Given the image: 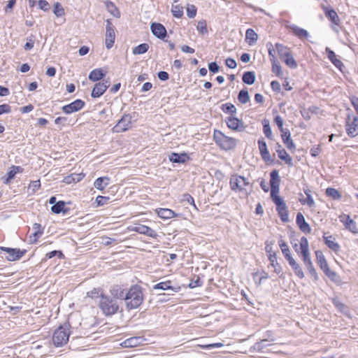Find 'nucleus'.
I'll list each match as a JSON object with an SVG mask.
<instances>
[{
	"label": "nucleus",
	"mask_w": 358,
	"mask_h": 358,
	"mask_svg": "<svg viewBox=\"0 0 358 358\" xmlns=\"http://www.w3.org/2000/svg\"><path fill=\"white\" fill-rule=\"evenodd\" d=\"M275 341V339L274 337L268 335V338L262 339L259 342H257L255 344L254 348L255 350L260 351V350H264L266 347L271 345V344L270 343V342H273Z\"/></svg>",
	"instance_id": "4be33fe9"
},
{
	"label": "nucleus",
	"mask_w": 358,
	"mask_h": 358,
	"mask_svg": "<svg viewBox=\"0 0 358 358\" xmlns=\"http://www.w3.org/2000/svg\"><path fill=\"white\" fill-rule=\"evenodd\" d=\"M113 296L115 299H124L125 301L127 309L137 308L141 306L143 301L142 289L138 285L131 287L129 291L124 294V290L120 289V293L114 294Z\"/></svg>",
	"instance_id": "f257e3e1"
},
{
	"label": "nucleus",
	"mask_w": 358,
	"mask_h": 358,
	"mask_svg": "<svg viewBox=\"0 0 358 358\" xmlns=\"http://www.w3.org/2000/svg\"><path fill=\"white\" fill-rule=\"evenodd\" d=\"M20 169L19 166H13L12 170H10L8 173V178L4 181V183L8 184L9 183L10 180L14 178L15 176L17 171Z\"/></svg>",
	"instance_id": "3c124183"
},
{
	"label": "nucleus",
	"mask_w": 358,
	"mask_h": 358,
	"mask_svg": "<svg viewBox=\"0 0 358 358\" xmlns=\"http://www.w3.org/2000/svg\"><path fill=\"white\" fill-rule=\"evenodd\" d=\"M213 138L215 143L223 150H229L234 148L237 144V140L225 136L220 131H215Z\"/></svg>",
	"instance_id": "20e7f679"
},
{
	"label": "nucleus",
	"mask_w": 358,
	"mask_h": 358,
	"mask_svg": "<svg viewBox=\"0 0 358 358\" xmlns=\"http://www.w3.org/2000/svg\"><path fill=\"white\" fill-rule=\"evenodd\" d=\"M170 284H171V282L169 280L166 281V282H162L157 283L155 285H154L153 289H162V290L171 289L176 292L179 291L180 287H177V288L173 287L170 285Z\"/></svg>",
	"instance_id": "2f4dec72"
},
{
	"label": "nucleus",
	"mask_w": 358,
	"mask_h": 358,
	"mask_svg": "<svg viewBox=\"0 0 358 358\" xmlns=\"http://www.w3.org/2000/svg\"><path fill=\"white\" fill-rule=\"evenodd\" d=\"M255 74L253 71L245 72L243 75V81L248 85H252L255 82Z\"/></svg>",
	"instance_id": "c9c22d12"
},
{
	"label": "nucleus",
	"mask_w": 358,
	"mask_h": 358,
	"mask_svg": "<svg viewBox=\"0 0 358 358\" xmlns=\"http://www.w3.org/2000/svg\"><path fill=\"white\" fill-rule=\"evenodd\" d=\"M53 13L57 17H61L64 15V10L59 3L57 2L55 4Z\"/></svg>",
	"instance_id": "de8ad7c7"
},
{
	"label": "nucleus",
	"mask_w": 358,
	"mask_h": 358,
	"mask_svg": "<svg viewBox=\"0 0 358 358\" xmlns=\"http://www.w3.org/2000/svg\"><path fill=\"white\" fill-rule=\"evenodd\" d=\"M104 76L105 73L101 69H96L90 72L89 79L93 82H96L101 80Z\"/></svg>",
	"instance_id": "7c9ffc66"
},
{
	"label": "nucleus",
	"mask_w": 358,
	"mask_h": 358,
	"mask_svg": "<svg viewBox=\"0 0 358 358\" xmlns=\"http://www.w3.org/2000/svg\"><path fill=\"white\" fill-rule=\"evenodd\" d=\"M107 10L114 17H119L120 15V11L116 8L115 4L111 1H106L105 3Z\"/></svg>",
	"instance_id": "f704fd0d"
},
{
	"label": "nucleus",
	"mask_w": 358,
	"mask_h": 358,
	"mask_svg": "<svg viewBox=\"0 0 358 358\" xmlns=\"http://www.w3.org/2000/svg\"><path fill=\"white\" fill-rule=\"evenodd\" d=\"M276 209L278 212V214H279V216L280 217L281 220L284 222H288L289 221V215H288V211L287 209V206L285 205V206L276 208Z\"/></svg>",
	"instance_id": "e433bc0d"
},
{
	"label": "nucleus",
	"mask_w": 358,
	"mask_h": 358,
	"mask_svg": "<svg viewBox=\"0 0 358 358\" xmlns=\"http://www.w3.org/2000/svg\"><path fill=\"white\" fill-rule=\"evenodd\" d=\"M148 48L149 45L148 43H142L135 47L133 49L132 52L134 55H141L146 52L148 50Z\"/></svg>",
	"instance_id": "ea45409f"
},
{
	"label": "nucleus",
	"mask_w": 358,
	"mask_h": 358,
	"mask_svg": "<svg viewBox=\"0 0 358 358\" xmlns=\"http://www.w3.org/2000/svg\"><path fill=\"white\" fill-rule=\"evenodd\" d=\"M325 240V243L327 245L331 248L333 250H336V243H335V238L330 236H324Z\"/></svg>",
	"instance_id": "49530a36"
},
{
	"label": "nucleus",
	"mask_w": 358,
	"mask_h": 358,
	"mask_svg": "<svg viewBox=\"0 0 358 358\" xmlns=\"http://www.w3.org/2000/svg\"><path fill=\"white\" fill-rule=\"evenodd\" d=\"M287 261L290 266L294 270L295 274L300 279H303L305 277V275L300 265L295 261V259L293 257L289 259Z\"/></svg>",
	"instance_id": "5701e85b"
},
{
	"label": "nucleus",
	"mask_w": 358,
	"mask_h": 358,
	"mask_svg": "<svg viewBox=\"0 0 358 358\" xmlns=\"http://www.w3.org/2000/svg\"><path fill=\"white\" fill-rule=\"evenodd\" d=\"M143 338L142 337L136 336V337H131L124 340L121 345L123 348H135L137 347L143 342Z\"/></svg>",
	"instance_id": "6ab92c4d"
},
{
	"label": "nucleus",
	"mask_w": 358,
	"mask_h": 358,
	"mask_svg": "<svg viewBox=\"0 0 358 358\" xmlns=\"http://www.w3.org/2000/svg\"><path fill=\"white\" fill-rule=\"evenodd\" d=\"M289 28L292 33L301 39L307 38L309 35L308 32L306 29L296 25H292Z\"/></svg>",
	"instance_id": "c85d7f7f"
},
{
	"label": "nucleus",
	"mask_w": 358,
	"mask_h": 358,
	"mask_svg": "<svg viewBox=\"0 0 358 358\" xmlns=\"http://www.w3.org/2000/svg\"><path fill=\"white\" fill-rule=\"evenodd\" d=\"M275 46L280 59H283L291 55L290 50L287 46L278 43H275Z\"/></svg>",
	"instance_id": "cd10ccee"
},
{
	"label": "nucleus",
	"mask_w": 358,
	"mask_h": 358,
	"mask_svg": "<svg viewBox=\"0 0 358 358\" xmlns=\"http://www.w3.org/2000/svg\"><path fill=\"white\" fill-rule=\"evenodd\" d=\"M70 336V324L64 323L59 327L52 335V341L56 347H62L66 344Z\"/></svg>",
	"instance_id": "f03ea898"
},
{
	"label": "nucleus",
	"mask_w": 358,
	"mask_h": 358,
	"mask_svg": "<svg viewBox=\"0 0 358 358\" xmlns=\"http://www.w3.org/2000/svg\"><path fill=\"white\" fill-rule=\"evenodd\" d=\"M196 14V8L194 5H189L187 8V15L189 17L192 18Z\"/></svg>",
	"instance_id": "6e6d98bb"
},
{
	"label": "nucleus",
	"mask_w": 358,
	"mask_h": 358,
	"mask_svg": "<svg viewBox=\"0 0 358 358\" xmlns=\"http://www.w3.org/2000/svg\"><path fill=\"white\" fill-rule=\"evenodd\" d=\"M327 3L326 0H322V2L320 3L321 7L324 10L325 15L327 17H329L330 20L332 21V27L334 28V24H336L335 22V17H336V12L333 9H329L325 3Z\"/></svg>",
	"instance_id": "393cba45"
},
{
	"label": "nucleus",
	"mask_w": 358,
	"mask_h": 358,
	"mask_svg": "<svg viewBox=\"0 0 358 358\" xmlns=\"http://www.w3.org/2000/svg\"><path fill=\"white\" fill-rule=\"evenodd\" d=\"M64 207H65V202L62 201H59L57 202L56 203H55L51 207V210L56 214H59L61 212L66 213V210H64Z\"/></svg>",
	"instance_id": "4c0bfd02"
},
{
	"label": "nucleus",
	"mask_w": 358,
	"mask_h": 358,
	"mask_svg": "<svg viewBox=\"0 0 358 358\" xmlns=\"http://www.w3.org/2000/svg\"><path fill=\"white\" fill-rule=\"evenodd\" d=\"M229 184L232 190L241 192L245 196L249 194L245 187L250 185V182L245 177L238 175H233L230 178Z\"/></svg>",
	"instance_id": "39448f33"
},
{
	"label": "nucleus",
	"mask_w": 358,
	"mask_h": 358,
	"mask_svg": "<svg viewBox=\"0 0 358 358\" xmlns=\"http://www.w3.org/2000/svg\"><path fill=\"white\" fill-rule=\"evenodd\" d=\"M238 99L241 103H246L250 101V96L247 90H242L239 92Z\"/></svg>",
	"instance_id": "a19ab883"
},
{
	"label": "nucleus",
	"mask_w": 358,
	"mask_h": 358,
	"mask_svg": "<svg viewBox=\"0 0 358 358\" xmlns=\"http://www.w3.org/2000/svg\"><path fill=\"white\" fill-rule=\"evenodd\" d=\"M258 39L257 34L252 29H248L245 33V40L250 45H254Z\"/></svg>",
	"instance_id": "c756f323"
},
{
	"label": "nucleus",
	"mask_w": 358,
	"mask_h": 358,
	"mask_svg": "<svg viewBox=\"0 0 358 358\" xmlns=\"http://www.w3.org/2000/svg\"><path fill=\"white\" fill-rule=\"evenodd\" d=\"M152 33L154 36L160 39H164L166 35V29L160 23L153 22L150 25Z\"/></svg>",
	"instance_id": "f3484780"
},
{
	"label": "nucleus",
	"mask_w": 358,
	"mask_h": 358,
	"mask_svg": "<svg viewBox=\"0 0 358 358\" xmlns=\"http://www.w3.org/2000/svg\"><path fill=\"white\" fill-rule=\"evenodd\" d=\"M346 131L351 137L358 136V117L355 115H348L346 120Z\"/></svg>",
	"instance_id": "423d86ee"
},
{
	"label": "nucleus",
	"mask_w": 358,
	"mask_h": 358,
	"mask_svg": "<svg viewBox=\"0 0 358 358\" xmlns=\"http://www.w3.org/2000/svg\"><path fill=\"white\" fill-rule=\"evenodd\" d=\"M278 243H279V246L282 250V252L284 255L285 258L287 260L292 258V257L291 255L288 245L283 240H280L278 241Z\"/></svg>",
	"instance_id": "72a5a7b5"
},
{
	"label": "nucleus",
	"mask_w": 358,
	"mask_h": 358,
	"mask_svg": "<svg viewBox=\"0 0 358 358\" xmlns=\"http://www.w3.org/2000/svg\"><path fill=\"white\" fill-rule=\"evenodd\" d=\"M171 11L173 16L176 17H180L183 15V8L179 4H173Z\"/></svg>",
	"instance_id": "37998d69"
},
{
	"label": "nucleus",
	"mask_w": 358,
	"mask_h": 358,
	"mask_svg": "<svg viewBox=\"0 0 358 358\" xmlns=\"http://www.w3.org/2000/svg\"><path fill=\"white\" fill-rule=\"evenodd\" d=\"M339 220L341 222H342L345 227V228L350 231L357 234L358 233V228L357 227V224L355 222L354 220H352L350 215H341L339 216Z\"/></svg>",
	"instance_id": "9d476101"
},
{
	"label": "nucleus",
	"mask_w": 358,
	"mask_h": 358,
	"mask_svg": "<svg viewBox=\"0 0 358 358\" xmlns=\"http://www.w3.org/2000/svg\"><path fill=\"white\" fill-rule=\"evenodd\" d=\"M221 108L225 113L233 115L236 113V108L234 104L230 103L222 104Z\"/></svg>",
	"instance_id": "58836bf2"
},
{
	"label": "nucleus",
	"mask_w": 358,
	"mask_h": 358,
	"mask_svg": "<svg viewBox=\"0 0 358 358\" xmlns=\"http://www.w3.org/2000/svg\"><path fill=\"white\" fill-rule=\"evenodd\" d=\"M84 106L85 102L81 99H77L68 105L64 106L62 107V110L66 114H70L80 110Z\"/></svg>",
	"instance_id": "4468645a"
},
{
	"label": "nucleus",
	"mask_w": 358,
	"mask_h": 358,
	"mask_svg": "<svg viewBox=\"0 0 358 358\" xmlns=\"http://www.w3.org/2000/svg\"><path fill=\"white\" fill-rule=\"evenodd\" d=\"M286 65L292 69H296L297 67V64L294 57L290 55L289 56L283 59Z\"/></svg>",
	"instance_id": "a18cd8bd"
},
{
	"label": "nucleus",
	"mask_w": 358,
	"mask_h": 358,
	"mask_svg": "<svg viewBox=\"0 0 358 358\" xmlns=\"http://www.w3.org/2000/svg\"><path fill=\"white\" fill-rule=\"evenodd\" d=\"M259 150L260 154L265 161H269L271 159L270 153L267 149L266 141L262 138L258 141Z\"/></svg>",
	"instance_id": "412c9836"
},
{
	"label": "nucleus",
	"mask_w": 358,
	"mask_h": 358,
	"mask_svg": "<svg viewBox=\"0 0 358 358\" xmlns=\"http://www.w3.org/2000/svg\"><path fill=\"white\" fill-rule=\"evenodd\" d=\"M268 259L271 262V266L274 268V271L277 273H280L282 271L280 266L278 265L276 262V257L275 255H270Z\"/></svg>",
	"instance_id": "79ce46f5"
},
{
	"label": "nucleus",
	"mask_w": 358,
	"mask_h": 358,
	"mask_svg": "<svg viewBox=\"0 0 358 358\" xmlns=\"http://www.w3.org/2000/svg\"><path fill=\"white\" fill-rule=\"evenodd\" d=\"M271 180L270 185L271 192L273 194L275 192H279V186L280 183V178L277 170H273L270 173Z\"/></svg>",
	"instance_id": "a211bd4d"
},
{
	"label": "nucleus",
	"mask_w": 358,
	"mask_h": 358,
	"mask_svg": "<svg viewBox=\"0 0 358 358\" xmlns=\"http://www.w3.org/2000/svg\"><path fill=\"white\" fill-rule=\"evenodd\" d=\"M188 159L189 157L185 153L172 152L169 156V160L173 163H185Z\"/></svg>",
	"instance_id": "a878e982"
},
{
	"label": "nucleus",
	"mask_w": 358,
	"mask_h": 358,
	"mask_svg": "<svg viewBox=\"0 0 358 358\" xmlns=\"http://www.w3.org/2000/svg\"><path fill=\"white\" fill-rule=\"evenodd\" d=\"M226 122L227 127L232 130L241 131H243L245 128L242 120L233 116L229 117L226 120Z\"/></svg>",
	"instance_id": "dca6fc26"
},
{
	"label": "nucleus",
	"mask_w": 358,
	"mask_h": 358,
	"mask_svg": "<svg viewBox=\"0 0 358 358\" xmlns=\"http://www.w3.org/2000/svg\"><path fill=\"white\" fill-rule=\"evenodd\" d=\"M0 250L8 253V256L6 258L8 261H15L20 259L26 252V250L6 247H0Z\"/></svg>",
	"instance_id": "1a4fd4ad"
},
{
	"label": "nucleus",
	"mask_w": 358,
	"mask_h": 358,
	"mask_svg": "<svg viewBox=\"0 0 358 358\" xmlns=\"http://www.w3.org/2000/svg\"><path fill=\"white\" fill-rule=\"evenodd\" d=\"M34 40L33 39V36H31L27 38V41L24 46V49L25 50H29L32 49L34 48Z\"/></svg>",
	"instance_id": "bf43d9fd"
},
{
	"label": "nucleus",
	"mask_w": 358,
	"mask_h": 358,
	"mask_svg": "<svg viewBox=\"0 0 358 358\" xmlns=\"http://www.w3.org/2000/svg\"><path fill=\"white\" fill-rule=\"evenodd\" d=\"M276 152L278 153V157L280 159L285 161L287 165L292 166V159L285 151V150H276Z\"/></svg>",
	"instance_id": "473e14b6"
},
{
	"label": "nucleus",
	"mask_w": 358,
	"mask_h": 358,
	"mask_svg": "<svg viewBox=\"0 0 358 358\" xmlns=\"http://www.w3.org/2000/svg\"><path fill=\"white\" fill-rule=\"evenodd\" d=\"M109 85V80H103L102 82L96 83L94 88L92 89L91 96L93 98L100 97L106 91Z\"/></svg>",
	"instance_id": "ddd939ff"
},
{
	"label": "nucleus",
	"mask_w": 358,
	"mask_h": 358,
	"mask_svg": "<svg viewBox=\"0 0 358 358\" xmlns=\"http://www.w3.org/2000/svg\"><path fill=\"white\" fill-rule=\"evenodd\" d=\"M38 6L40 9L45 11L48 10L50 9L49 3L45 0H40L38 1Z\"/></svg>",
	"instance_id": "680f3d73"
},
{
	"label": "nucleus",
	"mask_w": 358,
	"mask_h": 358,
	"mask_svg": "<svg viewBox=\"0 0 358 358\" xmlns=\"http://www.w3.org/2000/svg\"><path fill=\"white\" fill-rule=\"evenodd\" d=\"M109 200L108 197L98 196L96 199V201L98 206H103Z\"/></svg>",
	"instance_id": "0e129e2a"
},
{
	"label": "nucleus",
	"mask_w": 358,
	"mask_h": 358,
	"mask_svg": "<svg viewBox=\"0 0 358 358\" xmlns=\"http://www.w3.org/2000/svg\"><path fill=\"white\" fill-rule=\"evenodd\" d=\"M209 71L213 73L218 72L220 67L216 62H210L208 64Z\"/></svg>",
	"instance_id": "774afa93"
},
{
	"label": "nucleus",
	"mask_w": 358,
	"mask_h": 358,
	"mask_svg": "<svg viewBox=\"0 0 358 358\" xmlns=\"http://www.w3.org/2000/svg\"><path fill=\"white\" fill-rule=\"evenodd\" d=\"M225 64L229 69H235L237 66L236 62L232 58H227L225 60Z\"/></svg>",
	"instance_id": "e2e57ef3"
},
{
	"label": "nucleus",
	"mask_w": 358,
	"mask_h": 358,
	"mask_svg": "<svg viewBox=\"0 0 358 358\" xmlns=\"http://www.w3.org/2000/svg\"><path fill=\"white\" fill-rule=\"evenodd\" d=\"M274 122L278 127L280 131H282L283 129V119L280 116L277 115L274 118Z\"/></svg>",
	"instance_id": "338daca9"
},
{
	"label": "nucleus",
	"mask_w": 358,
	"mask_h": 358,
	"mask_svg": "<svg viewBox=\"0 0 358 358\" xmlns=\"http://www.w3.org/2000/svg\"><path fill=\"white\" fill-rule=\"evenodd\" d=\"M196 29L198 31L202 34L208 32L206 23L205 21H199L197 24Z\"/></svg>",
	"instance_id": "5fc2aeb1"
},
{
	"label": "nucleus",
	"mask_w": 358,
	"mask_h": 358,
	"mask_svg": "<svg viewBox=\"0 0 358 358\" xmlns=\"http://www.w3.org/2000/svg\"><path fill=\"white\" fill-rule=\"evenodd\" d=\"M317 263L320 266V268L326 273V275L330 278L332 280H334L335 273L329 271L327 260L322 253L320 250L315 252Z\"/></svg>",
	"instance_id": "0eeeda50"
},
{
	"label": "nucleus",
	"mask_w": 358,
	"mask_h": 358,
	"mask_svg": "<svg viewBox=\"0 0 358 358\" xmlns=\"http://www.w3.org/2000/svg\"><path fill=\"white\" fill-rule=\"evenodd\" d=\"M296 224L299 229L304 233H310L311 229L309 224L306 222L305 218L302 213H298L296 215Z\"/></svg>",
	"instance_id": "aec40b11"
},
{
	"label": "nucleus",
	"mask_w": 358,
	"mask_h": 358,
	"mask_svg": "<svg viewBox=\"0 0 358 358\" xmlns=\"http://www.w3.org/2000/svg\"><path fill=\"white\" fill-rule=\"evenodd\" d=\"M272 64V71L275 73L278 76H280L282 73V68L280 65V63L278 60L275 61L274 63Z\"/></svg>",
	"instance_id": "09e8293b"
},
{
	"label": "nucleus",
	"mask_w": 358,
	"mask_h": 358,
	"mask_svg": "<svg viewBox=\"0 0 358 358\" xmlns=\"http://www.w3.org/2000/svg\"><path fill=\"white\" fill-rule=\"evenodd\" d=\"M283 143L289 150H290L291 152L295 151L296 145L291 138H289V140L287 141H283Z\"/></svg>",
	"instance_id": "4d7b16f0"
},
{
	"label": "nucleus",
	"mask_w": 358,
	"mask_h": 358,
	"mask_svg": "<svg viewBox=\"0 0 358 358\" xmlns=\"http://www.w3.org/2000/svg\"><path fill=\"white\" fill-rule=\"evenodd\" d=\"M326 52L327 54L328 58L330 59V61L336 65V55L334 51L330 50L329 48H326Z\"/></svg>",
	"instance_id": "13d9d810"
},
{
	"label": "nucleus",
	"mask_w": 358,
	"mask_h": 358,
	"mask_svg": "<svg viewBox=\"0 0 358 358\" xmlns=\"http://www.w3.org/2000/svg\"><path fill=\"white\" fill-rule=\"evenodd\" d=\"M99 308L106 315H112L118 310L119 306L115 299H111L103 294H100Z\"/></svg>",
	"instance_id": "7ed1b4c3"
},
{
	"label": "nucleus",
	"mask_w": 358,
	"mask_h": 358,
	"mask_svg": "<svg viewBox=\"0 0 358 358\" xmlns=\"http://www.w3.org/2000/svg\"><path fill=\"white\" fill-rule=\"evenodd\" d=\"M300 252L305 265L312 263L309 251V244L306 237H302L300 240Z\"/></svg>",
	"instance_id": "6e6552de"
},
{
	"label": "nucleus",
	"mask_w": 358,
	"mask_h": 358,
	"mask_svg": "<svg viewBox=\"0 0 358 358\" xmlns=\"http://www.w3.org/2000/svg\"><path fill=\"white\" fill-rule=\"evenodd\" d=\"M266 45L268 47V52L270 61L271 63H274V62L276 61L277 59L274 54L275 50L273 49V45L271 43H268Z\"/></svg>",
	"instance_id": "8fccbe9b"
},
{
	"label": "nucleus",
	"mask_w": 358,
	"mask_h": 358,
	"mask_svg": "<svg viewBox=\"0 0 358 358\" xmlns=\"http://www.w3.org/2000/svg\"><path fill=\"white\" fill-rule=\"evenodd\" d=\"M263 126H264V128H263L264 134L268 138L271 139L273 136H272L271 129V127L269 124V121L267 120H264Z\"/></svg>",
	"instance_id": "c03bdc74"
},
{
	"label": "nucleus",
	"mask_w": 358,
	"mask_h": 358,
	"mask_svg": "<svg viewBox=\"0 0 358 358\" xmlns=\"http://www.w3.org/2000/svg\"><path fill=\"white\" fill-rule=\"evenodd\" d=\"M11 112V108L8 104L0 105V115L3 113H9Z\"/></svg>",
	"instance_id": "69168bd1"
},
{
	"label": "nucleus",
	"mask_w": 358,
	"mask_h": 358,
	"mask_svg": "<svg viewBox=\"0 0 358 358\" xmlns=\"http://www.w3.org/2000/svg\"><path fill=\"white\" fill-rule=\"evenodd\" d=\"M33 229L35 232V236L36 235H42L43 234V229L41 227V225L38 223H34L33 224Z\"/></svg>",
	"instance_id": "052dcab7"
},
{
	"label": "nucleus",
	"mask_w": 358,
	"mask_h": 358,
	"mask_svg": "<svg viewBox=\"0 0 358 358\" xmlns=\"http://www.w3.org/2000/svg\"><path fill=\"white\" fill-rule=\"evenodd\" d=\"M158 216L162 219H171L176 216L174 211L169 208H159L157 210Z\"/></svg>",
	"instance_id": "bb28decb"
},
{
	"label": "nucleus",
	"mask_w": 358,
	"mask_h": 358,
	"mask_svg": "<svg viewBox=\"0 0 358 358\" xmlns=\"http://www.w3.org/2000/svg\"><path fill=\"white\" fill-rule=\"evenodd\" d=\"M115 39V34L114 28L112 24L109 21H107L106 27V47L107 49H110L113 47Z\"/></svg>",
	"instance_id": "f8f14e48"
},
{
	"label": "nucleus",
	"mask_w": 358,
	"mask_h": 358,
	"mask_svg": "<svg viewBox=\"0 0 358 358\" xmlns=\"http://www.w3.org/2000/svg\"><path fill=\"white\" fill-rule=\"evenodd\" d=\"M306 268L309 271L310 275L314 278V280H317L318 279L317 273L313 266V262L310 263V264H306Z\"/></svg>",
	"instance_id": "603ef678"
},
{
	"label": "nucleus",
	"mask_w": 358,
	"mask_h": 358,
	"mask_svg": "<svg viewBox=\"0 0 358 358\" xmlns=\"http://www.w3.org/2000/svg\"><path fill=\"white\" fill-rule=\"evenodd\" d=\"M129 230L146 235L151 238H156L157 236V234L154 229L143 224H137L130 228Z\"/></svg>",
	"instance_id": "2eb2a0df"
},
{
	"label": "nucleus",
	"mask_w": 358,
	"mask_h": 358,
	"mask_svg": "<svg viewBox=\"0 0 358 358\" xmlns=\"http://www.w3.org/2000/svg\"><path fill=\"white\" fill-rule=\"evenodd\" d=\"M109 182L110 178L108 177H99L94 181V186L96 189L103 191L109 185Z\"/></svg>",
	"instance_id": "b1692460"
},
{
	"label": "nucleus",
	"mask_w": 358,
	"mask_h": 358,
	"mask_svg": "<svg viewBox=\"0 0 358 358\" xmlns=\"http://www.w3.org/2000/svg\"><path fill=\"white\" fill-rule=\"evenodd\" d=\"M101 240H102L101 243L104 245H109L113 243H117L120 241V240H117L114 238L106 237V236L102 237Z\"/></svg>",
	"instance_id": "864d4df0"
},
{
	"label": "nucleus",
	"mask_w": 358,
	"mask_h": 358,
	"mask_svg": "<svg viewBox=\"0 0 358 358\" xmlns=\"http://www.w3.org/2000/svg\"><path fill=\"white\" fill-rule=\"evenodd\" d=\"M131 116L129 115H124L118 121L117 124L113 127V130L115 132H123L127 131L129 127H131Z\"/></svg>",
	"instance_id": "9b49d317"
}]
</instances>
